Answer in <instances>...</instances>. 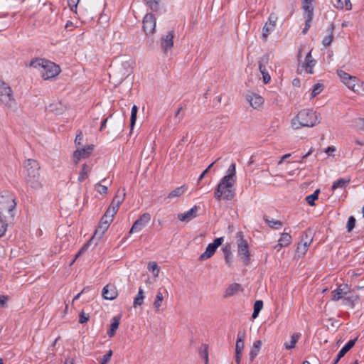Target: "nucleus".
Listing matches in <instances>:
<instances>
[{
	"instance_id": "obj_1",
	"label": "nucleus",
	"mask_w": 364,
	"mask_h": 364,
	"mask_svg": "<svg viewBox=\"0 0 364 364\" xmlns=\"http://www.w3.org/2000/svg\"><path fill=\"white\" fill-rule=\"evenodd\" d=\"M317 123L318 116L313 109H304L301 110L291 120V127L299 129L301 127H312Z\"/></svg>"
},
{
	"instance_id": "obj_2",
	"label": "nucleus",
	"mask_w": 364,
	"mask_h": 364,
	"mask_svg": "<svg viewBox=\"0 0 364 364\" xmlns=\"http://www.w3.org/2000/svg\"><path fill=\"white\" fill-rule=\"evenodd\" d=\"M16 202L14 195L8 191L0 193V218L13 219Z\"/></svg>"
},
{
	"instance_id": "obj_3",
	"label": "nucleus",
	"mask_w": 364,
	"mask_h": 364,
	"mask_svg": "<svg viewBox=\"0 0 364 364\" xmlns=\"http://www.w3.org/2000/svg\"><path fill=\"white\" fill-rule=\"evenodd\" d=\"M31 66L41 69V75L44 80H49L58 75L60 69L54 63L44 59H36L31 63Z\"/></svg>"
},
{
	"instance_id": "obj_4",
	"label": "nucleus",
	"mask_w": 364,
	"mask_h": 364,
	"mask_svg": "<svg viewBox=\"0 0 364 364\" xmlns=\"http://www.w3.org/2000/svg\"><path fill=\"white\" fill-rule=\"evenodd\" d=\"M0 102L9 109H16L17 103L11 87L2 80H0Z\"/></svg>"
},
{
	"instance_id": "obj_5",
	"label": "nucleus",
	"mask_w": 364,
	"mask_h": 364,
	"mask_svg": "<svg viewBox=\"0 0 364 364\" xmlns=\"http://www.w3.org/2000/svg\"><path fill=\"white\" fill-rule=\"evenodd\" d=\"M236 240L237 246V255L242 262L247 264L250 261V255L248 243L245 240H244L243 234L242 232H238L236 233Z\"/></svg>"
},
{
	"instance_id": "obj_6",
	"label": "nucleus",
	"mask_w": 364,
	"mask_h": 364,
	"mask_svg": "<svg viewBox=\"0 0 364 364\" xmlns=\"http://www.w3.org/2000/svg\"><path fill=\"white\" fill-rule=\"evenodd\" d=\"M234 193L233 183H218L215 195L218 200H229L233 198Z\"/></svg>"
},
{
	"instance_id": "obj_7",
	"label": "nucleus",
	"mask_w": 364,
	"mask_h": 364,
	"mask_svg": "<svg viewBox=\"0 0 364 364\" xmlns=\"http://www.w3.org/2000/svg\"><path fill=\"white\" fill-rule=\"evenodd\" d=\"M28 181L35 180L39 175V164L34 159H28L24 165Z\"/></svg>"
},
{
	"instance_id": "obj_8",
	"label": "nucleus",
	"mask_w": 364,
	"mask_h": 364,
	"mask_svg": "<svg viewBox=\"0 0 364 364\" xmlns=\"http://www.w3.org/2000/svg\"><path fill=\"white\" fill-rule=\"evenodd\" d=\"M175 33L173 31H169L163 35L160 38V46L165 54L171 50L173 46V38Z\"/></svg>"
},
{
	"instance_id": "obj_9",
	"label": "nucleus",
	"mask_w": 364,
	"mask_h": 364,
	"mask_svg": "<svg viewBox=\"0 0 364 364\" xmlns=\"http://www.w3.org/2000/svg\"><path fill=\"white\" fill-rule=\"evenodd\" d=\"M278 18L276 14H270L267 21L262 28V37L266 41L269 35L274 30Z\"/></svg>"
},
{
	"instance_id": "obj_10",
	"label": "nucleus",
	"mask_w": 364,
	"mask_h": 364,
	"mask_svg": "<svg viewBox=\"0 0 364 364\" xmlns=\"http://www.w3.org/2000/svg\"><path fill=\"white\" fill-rule=\"evenodd\" d=\"M151 215L149 213H144L141 215L133 224L132 228L129 230V233L140 232L150 222Z\"/></svg>"
},
{
	"instance_id": "obj_11",
	"label": "nucleus",
	"mask_w": 364,
	"mask_h": 364,
	"mask_svg": "<svg viewBox=\"0 0 364 364\" xmlns=\"http://www.w3.org/2000/svg\"><path fill=\"white\" fill-rule=\"evenodd\" d=\"M156 18L151 13L146 14L143 18V29L146 35L153 34L156 28Z\"/></svg>"
},
{
	"instance_id": "obj_12",
	"label": "nucleus",
	"mask_w": 364,
	"mask_h": 364,
	"mask_svg": "<svg viewBox=\"0 0 364 364\" xmlns=\"http://www.w3.org/2000/svg\"><path fill=\"white\" fill-rule=\"evenodd\" d=\"M223 242V237H218L216 238L213 242L210 243L208 247H206L205 251L200 255V260H206L209 258H210L214 253L215 252L218 247L222 244Z\"/></svg>"
},
{
	"instance_id": "obj_13",
	"label": "nucleus",
	"mask_w": 364,
	"mask_h": 364,
	"mask_svg": "<svg viewBox=\"0 0 364 364\" xmlns=\"http://www.w3.org/2000/svg\"><path fill=\"white\" fill-rule=\"evenodd\" d=\"M112 222V219H109V218L105 216L104 215L103 218L101 220V222L96 230L94 236L92 237L91 240H94L95 238H97L98 240H100L105 232L107 231L108 228L109 227L111 223Z\"/></svg>"
},
{
	"instance_id": "obj_14",
	"label": "nucleus",
	"mask_w": 364,
	"mask_h": 364,
	"mask_svg": "<svg viewBox=\"0 0 364 364\" xmlns=\"http://www.w3.org/2000/svg\"><path fill=\"white\" fill-rule=\"evenodd\" d=\"M313 241V237L311 235H309L307 233L305 235L304 237L302 238L301 241L299 243L297 249H296V255L299 257L304 256Z\"/></svg>"
},
{
	"instance_id": "obj_15",
	"label": "nucleus",
	"mask_w": 364,
	"mask_h": 364,
	"mask_svg": "<svg viewBox=\"0 0 364 364\" xmlns=\"http://www.w3.org/2000/svg\"><path fill=\"white\" fill-rule=\"evenodd\" d=\"M94 149L93 145H88L86 147L78 149L73 153V161L77 164L82 159L87 158Z\"/></svg>"
},
{
	"instance_id": "obj_16",
	"label": "nucleus",
	"mask_w": 364,
	"mask_h": 364,
	"mask_svg": "<svg viewBox=\"0 0 364 364\" xmlns=\"http://www.w3.org/2000/svg\"><path fill=\"white\" fill-rule=\"evenodd\" d=\"M350 293V287L346 284H340L335 290L332 291V300L338 301L345 297Z\"/></svg>"
},
{
	"instance_id": "obj_17",
	"label": "nucleus",
	"mask_w": 364,
	"mask_h": 364,
	"mask_svg": "<svg viewBox=\"0 0 364 364\" xmlns=\"http://www.w3.org/2000/svg\"><path fill=\"white\" fill-rule=\"evenodd\" d=\"M102 295L106 300H114L118 296V291L115 285L108 284L102 289Z\"/></svg>"
},
{
	"instance_id": "obj_18",
	"label": "nucleus",
	"mask_w": 364,
	"mask_h": 364,
	"mask_svg": "<svg viewBox=\"0 0 364 364\" xmlns=\"http://www.w3.org/2000/svg\"><path fill=\"white\" fill-rule=\"evenodd\" d=\"M198 213V207L194 206L190 210L178 214V219L183 223H188L191 221L193 219L196 218Z\"/></svg>"
},
{
	"instance_id": "obj_19",
	"label": "nucleus",
	"mask_w": 364,
	"mask_h": 364,
	"mask_svg": "<svg viewBox=\"0 0 364 364\" xmlns=\"http://www.w3.org/2000/svg\"><path fill=\"white\" fill-rule=\"evenodd\" d=\"M246 100L250 102L254 109L259 108L264 103V99L262 96L256 93H250L246 95Z\"/></svg>"
},
{
	"instance_id": "obj_20",
	"label": "nucleus",
	"mask_w": 364,
	"mask_h": 364,
	"mask_svg": "<svg viewBox=\"0 0 364 364\" xmlns=\"http://www.w3.org/2000/svg\"><path fill=\"white\" fill-rule=\"evenodd\" d=\"M236 181V165L232 162L229 166L225 175L220 182H235Z\"/></svg>"
},
{
	"instance_id": "obj_21",
	"label": "nucleus",
	"mask_w": 364,
	"mask_h": 364,
	"mask_svg": "<svg viewBox=\"0 0 364 364\" xmlns=\"http://www.w3.org/2000/svg\"><path fill=\"white\" fill-rule=\"evenodd\" d=\"M168 296V292L165 290V294L161 292L160 289L157 291L153 302V307L156 311H159L163 306L165 298Z\"/></svg>"
},
{
	"instance_id": "obj_22",
	"label": "nucleus",
	"mask_w": 364,
	"mask_h": 364,
	"mask_svg": "<svg viewBox=\"0 0 364 364\" xmlns=\"http://www.w3.org/2000/svg\"><path fill=\"white\" fill-rule=\"evenodd\" d=\"M291 242V236L287 232H283L279 239L278 244L275 246L277 250L283 247H287Z\"/></svg>"
},
{
	"instance_id": "obj_23",
	"label": "nucleus",
	"mask_w": 364,
	"mask_h": 364,
	"mask_svg": "<svg viewBox=\"0 0 364 364\" xmlns=\"http://www.w3.org/2000/svg\"><path fill=\"white\" fill-rule=\"evenodd\" d=\"M267 60L268 58L267 56H264L262 59V62H259V70L262 75L263 82L264 84H267L271 80V77L267 71L265 65H263V62L267 63Z\"/></svg>"
},
{
	"instance_id": "obj_24",
	"label": "nucleus",
	"mask_w": 364,
	"mask_h": 364,
	"mask_svg": "<svg viewBox=\"0 0 364 364\" xmlns=\"http://www.w3.org/2000/svg\"><path fill=\"white\" fill-rule=\"evenodd\" d=\"M121 202L122 201L120 200L117 201L114 200L109 208L107 210L105 215L113 220L114 216L118 211Z\"/></svg>"
},
{
	"instance_id": "obj_25",
	"label": "nucleus",
	"mask_w": 364,
	"mask_h": 364,
	"mask_svg": "<svg viewBox=\"0 0 364 364\" xmlns=\"http://www.w3.org/2000/svg\"><path fill=\"white\" fill-rule=\"evenodd\" d=\"M302 9L305 19L311 21L314 16V7L311 3L303 2Z\"/></svg>"
},
{
	"instance_id": "obj_26",
	"label": "nucleus",
	"mask_w": 364,
	"mask_h": 364,
	"mask_svg": "<svg viewBox=\"0 0 364 364\" xmlns=\"http://www.w3.org/2000/svg\"><path fill=\"white\" fill-rule=\"evenodd\" d=\"M316 61L312 58L311 51L308 53L306 56L305 62L303 67L305 68L307 73L312 74L314 73L313 68L315 65Z\"/></svg>"
},
{
	"instance_id": "obj_27",
	"label": "nucleus",
	"mask_w": 364,
	"mask_h": 364,
	"mask_svg": "<svg viewBox=\"0 0 364 364\" xmlns=\"http://www.w3.org/2000/svg\"><path fill=\"white\" fill-rule=\"evenodd\" d=\"M245 333H238L235 343V354L242 355V352L245 348Z\"/></svg>"
},
{
	"instance_id": "obj_28",
	"label": "nucleus",
	"mask_w": 364,
	"mask_h": 364,
	"mask_svg": "<svg viewBox=\"0 0 364 364\" xmlns=\"http://www.w3.org/2000/svg\"><path fill=\"white\" fill-rule=\"evenodd\" d=\"M358 299H359L358 295L353 293L350 291V293H348V294L343 299V303L345 305H349L352 308H353L354 306L355 305V304L358 303Z\"/></svg>"
},
{
	"instance_id": "obj_29",
	"label": "nucleus",
	"mask_w": 364,
	"mask_h": 364,
	"mask_svg": "<svg viewBox=\"0 0 364 364\" xmlns=\"http://www.w3.org/2000/svg\"><path fill=\"white\" fill-rule=\"evenodd\" d=\"M262 344V343L260 340L255 341L253 343L251 350L250 351V359L251 361H252L258 355L261 349Z\"/></svg>"
},
{
	"instance_id": "obj_30",
	"label": "nucleus",
	"mask_w": 364,
	"mask_h": 364,
	"mask_svg": "<svg viewBox=\"0 0 364 364\" xmlns=\"http://www.w3.org/2000/svg\"><path fill=\"white\" fill-rule=\"evenodd\" d=\"M355 341L356 339L350 340L345 345V346L339 351L334 364H336L338 360L355 345Z\"/></svg>"
},
{
	"instance_id": "obj_31",
	"label": "nucleus",
	"mask_w": 364,
	"mask_h": 364,
	"mask_svg": "<svg viewBox=\"0 0 364 364\" xmlns=\"http://www.w3.org/2000/svg\"><path fill=\"white\" fill-rule=\"evenodd\" d=\"M241 289L240 285L238 284H230L225 291L224 296L230 297L237 294Z\"/></svg>"
},
{
	"instance_id": "obj_32",
	"label": "nucleus",
	"mask_w": 364,
	"mask_h": 364,
	"mask_svg": "<svg viewBox=\"0 0 364 364\" xmlns=\"http://www.w3.org/2000/svg\"><path fill=\"white\" fill-rule=\"evenodd\" d=\"M345 85L351 90H353L355 92H359L360 89V83L358 79L355 77L352 76L351 80H348Z\"/></svg>"
},
{
	"instance_id": "obj_33",
	"label": "nucleus",
	"mask_w": 364,
	"mask_h": 364,
	"mask_svg": "<svg viewBox=\"0 0 364 364\" xmlns=\"http://www.w3.org/2000/svg\"><path fill=\"white\" fill-rule=\"evenodd\" d=\"M147 269L153 274L154 278L159 277L161 269L156 262H149L147 265Z\"/></svg>"
},
{
	"instance_id": "obj_34",
	"label": "nucleus",
	"mask_w": 364,
	"mask_h": 364,
	"mask_svg": "<svg viewBox=\"0 0 364 364\" xmlns=\"http://www.w3.org/2000/svg\"><path fill=\"white\" fill-rule=\"evenodd\" d=\"M119 325V317L115 316L112 319V323L110 326V329L107 331V334L110 338L113 337L115 334L116 331L117 330Z\"/></svg>"
},
{
	"instance_id": "obj_35",
	"label": "nucleus",
	"mask_w": 364,
	"mask_h": 364,
	"mask_svg": "<svg viewBox=\"0 0 364 364\" xmlns=\"http://www.w3.org/2000/svg\"><path fill=\"white\" fill-rule=\"evenodd\" d=\"M91 172V167L87 164H83L82 168L80 173L78 180L80 181H85L88 179L89 175Z\"/></svg>"
},
{
	"instance_id": "obj_36",
	"label": "nucleus",
	"mask_w": 364,
	"mask_h": 364,
	"mask_svg": "<svg viewBox=\"0 0 364 364\" xmlns=\"http://www.w3.org/2000/svg\"><path fill=\"white\" fill-rule=\"evenodd\" d=\"M333 29H334V26L333 24H331L328 29L330 33L327 36H326L323 38V41H322V44L324 47H327V46H330L331 43H332L333 39Z\"/></svg>"
},
{
	"instance_id": "obj_37",
	"label": "nucleus",
	"mask_w": 364,
	"mask_h": 364,
	"mask_svg": "<svg viewBox=\"0 0 364 364\" xmlns=\"http://www.w3.org/2000/svg\"><path fill=\"white\" fill-rule=\"evenodd\" d=\"M145 298L144 290L141 288L139 289L137 295L134 299V307L142 305Z\"/></svg>"
},
{
	"instance_id": "obj_38",
	"label": "nucleus",
	"mask_w": 364,
	"mask_h": 364,
	"mask_svg": "<svg viewBox=\"0 0 364 364\" xmlns=\"http://www.w3.org/2000/svg\"><path fill=\"white\" fill-rule=\"evenodd\" d=\"M186 191V187L185 185H183L180 187H178L177 188H176L175 190H173V191H171L168 196V198H176V197H178L181 195H183Z\"/></svg>"
},
{
	"instance_id": "obj_39",
	"label": "nucleus",
	"mask_w": 364,
	"mask_h": 364,
	"mask_svg": "<svg viewBox=\"0 0 364 364\" xmlns=\"http://www.w3.org/2000/svg\"><path fill=\"white\" fill-rule=\"evenodd\" d=\"M161 0H144L146 5L153 11H157L159 9Z\"/></svg>"
},
{
	"instance_id": "obj_40",
	"label": "nucleus",
	"mask_w": 364,
	"mask_h": 364,
	"mask_svg": "<svg viewBox=\"0 0 364 364\" xmlns=\"http://www.w3.org/2000/svg\"><path fill=\"white\" fill-rule=\"evenodd\" d=\"M138 112V107L136 105H134L132 108L131 111V117H130V129L131 131L133 129L134 126L135 124L136 120V114Z\"/></svg>"
},
{
	"instance_id": "obj_41",
	"label": "nucleus",
	"mask_w": 364,
	"mask_h": 364,
	"mask_svg": "<svg viewBox=\"0 0 364 364\" xmlns=\"http://www.w3.org/2000/svg\"><path fill=\"white\" fill-rule=\"evenodd\" d=\"M299 336L298 334H294L291 337L289 342H286L284 346L287 349H292L295 347L296 342L298 341Z\"/></svg>"
},
{
	"instance_id": "obj_42",
	"label": "nucleus",
	"mask_w": 364,
	"mask_h": 364,
	"mask_svg": "<svg viewBox=\"0 0 364 364\" xmlns=\"http://www.w3.org/2000/svg\"><path fill=\"white\" fill-rule=\"evenodd\" d=\"M263 307V303L262 301H257L254 304V311L252 314V318L255 319L258 316L259 311Z\"/></svg>"
},
{
	"instance_id": "obj_43",
	"label": "nucleus",
	"mask_w": 364,
	"mask_h": 364,
	"mask_svg": "<svg viewBox=\"0 0 364 364\" xmlns=\"http://www.w3.org/2000/svg\"><path fill=\"white\" fill-rule=\"evenodd\" d=\"M337 74H338V77H340L341 80L342 81V82H343L344 84L346 83V82L348 80L352 79V75H349L348 73H346L345 71H343L342 70H338Z\"/></svg>"
},
{
	"instance_id": "obj_44",
	"label": "nucleus",
	"mask_w": 364,
	"mask_h": 364,
	"mask_svg": "<svg viewBox=\"0 0 364 364\" xmlns=\"http://www.w3.org/2000/svg\"><path fill=\"white\" fill-rule=\"evenodd\" d=\"M9 220V219H4V218H0V237L4 235L8 227V223L6 220Z\"/></svg>"
},
{
	"instance_id": "obj_45",
	"label": "nucleus",
	"mask_w": 364,
	"mask_h": 364,
	"mask_svg": "<svg viewBox=\"0 0 364 364\" xmlns=\"http://www.w3.org/2000/svg\"><path fill=\"white\" fill-rule=\"evenodd\" d=\"M323 85L322 84L317 83V84L314 85L313 87L311 94V97H315L316 95L320 94L321 92V91L323 90Z\"/></svg>"
},
{
	"instance_id": "obj_46",
	"label": "nucleus",
	"mask_w": 364,
	"mask_h": 364,
	"mask_svg": "<svg viewBox=\"0 0 364 364\" xmlns=\"http://www.w3.org/2000/svg\"><path fill=\"white\" fill-rule=\"evenodd\" d=\"M112 350H109L105 355H103L102 359L100 360V364H107L112 356Z\"/></svg>"
},
{
	"instance_id": "obj_47",
	"label": "nucleus",
	"mask_w": 364,
	"mask_h": 364,
	"mask_svg": "<svg viewBox=\"0 0 364 364\" xmlns=\"http://www.w3.org/2000/svg\"><path fill=\"white\" fill-rule=\"evenodd\" d=\"M269 227L274 229H279L282 227V223L279 220H266Z\"/></svg>"
},
{
	"instance_id": "obj_48",
	"label": "nucleus",
	"mask_w": 364,
	"mask_h": 364,
	"mask_svg": "<svg viewBox=\"0 0 364 364\" xmlns=\"http://www.w3.org/2000/svg\"><path fill=\"white\" fill-rule=\"evenodd\" d=\"M355 219L354 217L353 216H350L349 218H348V220L347 222V224H346V228H347V230L348 232H350L352 231V230L355 227Z\"/></svg>"
},
{
	"instance_id": "obj_49",
	"label": "nucleus",
	"mask_w": 364,
	"mask_h": 364,
	"mask_svg": "<svg viewBox=\"0 0 364 364\" xmlns=\"http://www.w3.org/2000/svg\"><path fill=\"white\" fill-rule=\"evenodd\" d=\"M80 0H68V4L73 11L76 12L77 4Z\"/></svg>"
},
{
	"instance_id": "obj_50",
	"label": "nucleus",
	"mask_w": 364,
	"mask_h": 364,
	"mask_svg": "<svg viewBox=\"0 0 364 364\" xmlns=\"http://www.w3.org/2000/svg\"><path fill=\"white\" fill-rule=\"evenodd\" d=\"M203 350L201 352V355L205 361V364L208 363V346L206 345H204L203 346Z\"/></svg>"
},
{
	"instance_id": "obj_51",
	"label": "nucleus",
	"mask_w": 364,
	"mask_h": 364,
	"mask_svg": "<svg viewBox=\"0 0 364 364\" xmlns=\"http://www.w3.org/2000/svg\"><path fill=\"white\" fill-rule=\"evenodd\" d=\"M182 109H183V107H181L178 108V109L176 112L174 119L176 120V124L179 123L183 118V114H182V115L180 114Z\"/></svg>"
},
{
	"instance_id": "obj_52",
	"label": "nucleus",
	"mask_w": 364,
	"mask_h": 364,
	"mask_svg": "<svg viewBox=\"0 0 364 364\" xmlns=\"http://www.w3.org/2000/svg\"><path fill=\"white\" fill-rule=\"evenodd\" d=\"M317 199L316 194H311L306 197V202L311 206L314 205V202Z\"/></svg>"
},
{
	"instance_id": "obj_53",
	"label": "nucleus",
	"mask_w": 364,
	"mask_h": 364,
	"mask_svg": "<svg viewBox=\"0 0 364 364\" xmlns=\"http://www.w3.org/2000/svg\"><path fill=\"white\" fill-rule=\"evenodd\" d=\"M95 190L100 193L103 194L107 193V188L105 186H102L101 183H97Z\"/></svg>"
},
{
	"instance_id": "obj_54",
	"label": "nucleus",
	"mask_w": 364,
	"mask_h": 364,
	"mask_svg": "<svg viewBox=\"0 0 364 364\" xmlns=\"http://www.w3.org/2000/svg\"><path fill=\"white\" fill-rule=\"evenodd\" d=\"M89 319V316L87 315H86L84 312H82L80 314V323H83L86 321H87Z\"/></svg>"
},
{
	"instance_id": "obj_55",
	"label": "nucleus",
	"mask_w": 364,
	"mask_h": 364,
	"mask_svg": "<svg viewBox=\"0 0 364 364\" xmlns=\"http://www.w3.org/2000/svg\"><path fill=\"white\" fill-rule=\"evenodd\" d=\"M311 21H308V19H305V27L304 28V29L302 31L303 34L306 33L307 31L311 27Z\"/></svg>"
},
{
	"instance_id": "obj_56",
	"label": "nucleus",
	"mask_w": 364,
	"mask_h": 364,
	"mask_svg": "<svg viewBox=\"0 0 364 364\" xmlns=\"http://www.w3.org/2000/svg\"><path fill=\"white\" fill-rule=\"evenodd\" d=\"M83 136L81 132L78 134H77L75 142L77 144H80L81 141L82 140Z\"/></svg>"
},
{
	"instance_id": "obj_57",
	"label": "nucleus",
	"mask_w": 364,
	"mask_h": 364,
	"mask_svg": "<svg viewBox=\"0 0 364 364\" xmlns=\"http://www.w3.org/2000/svg\"><path fill=\"white\" fill-rule=\"evenodd\" d=\"M291 156V154H287L285 155H284L281 159L278 162V165H282L283 164V162L287 159H289L290 156Z\"/></svg>"
},
{
	"instance_id": "obj_58",
	"label": "nucleus",
	"mask_w": 364,
	"mask_h": 364,
	"mask_svg": "<svg viewBox=\"0 0 364 364\" xmlns=\"http://www.w3.org/2000/svg\"><path fill=\"white\" fill-rule=\"evenodd\" d=\"M64 237L65 238H63V237H58V243H60L61 245V247H63L65 242L68 240V237H67L66 235H65Z\"/></svg>"
},
{
	"instance_id": "obj_59",
	"label": "nucleus",
	"mask_w": 364,
	"mask_h": 364,
	"mask_svg": "<svg viewBox=\"0 0 364 364\" xmlns=\"http://www.w3.org/2000/svg\"><path fill=\"white\" fill-rule=\"evenodd\" d=\"M336 151V148L334 146H328L326 149L325 150V152L328 154V155H331V154L332 152H334Z\"/></svg>"
},
{
	"instance_id": "obj_60",
	"label": "nucleus",
	"mask_w": 364,
	"mask_h": 364,
	"mask_svg": "<svg viewBox=\"0 0 364 364\" xmlns=\"http://www.w3.org/2000/svg\"><path fill=\"white\" fill-rule=\"evenodd\" d=\"M7 301V297L5 296H0V306H3Z\"/></svg>"
},
{
	"instance_id": "obj_61",
	"label": "nucleus",
	"mask_w": 364,
	"mask_h": 364,
	"mask_svg": "<svg viewBox=\"0 0 364 364\" xmlns=\"http://www.w3.org/2000/svg\"><path fill=\"white\" fill-rule=\"evenodd\" d=\"M242 357V355H241V354H235V363H236V364H240Z\"/></svg>"
},
{
	"instance_id": "obj_62",
	"label": "nucleus",
	"mask_w": 364,
	"mask_h": 364,
	"mask_svg": "<svg viewBox=\"0 0 364 364\" xmlns=\"http://www.w3.org/2000/svg\"><path fill=\"white\" fill-rule=\"evenodd\" d=\"M225 259L228 263H230L231 261V252H228L225 255Z\"/></svg>"
},
{
	"instance_id": "obj_63",
	"label": "nucleus",
	"mask_w": 364,
	"mask_h": 364,
	"mask_svg": "<svg viewBox=\"0 0 364 364\" xmlns=\"http://www.w3.org/2000/svg\"><path fill=\"white\" fill-rule=\"evenodd\" d=\"M345 6L347 10H350L352 8V4L350 0H345Z\"/></svg>"
},
{
	"instance_id": "obj_64",
	"label": "nucleus",
	"mask_w": 364,
	"mask_h": 364,
	"mask_svg": "<svg viewBox=\"0 0 364 364\" xmlns=\"http://www.w3.org/2000/svg\"><path fill=\"white\" fill-rule=\"evenodd\" d=\"M314 149L311 148L310 150L308 151V152L302 156V159L307 158L309 155H311L314 152Z\"/></svg>"
}]
</instances>
